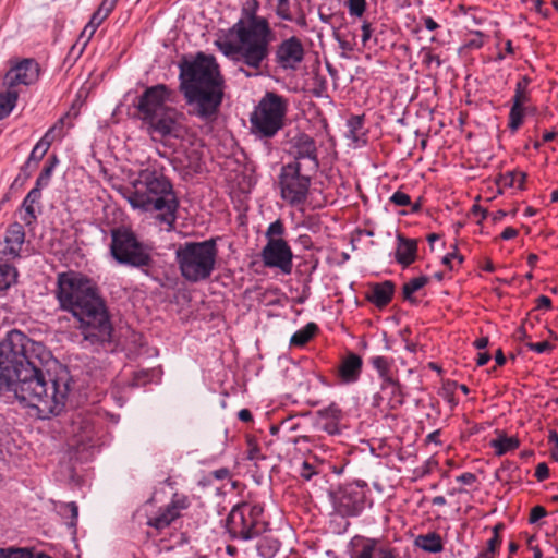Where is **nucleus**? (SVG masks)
Masks as SVG:
<instances>
[{
  "label": "nucleus",
  "mask_w": 558,
  "mask_h": 558,
  "mask_svg": "<svg viewBox=\"0 0 558 558\" xmlns=\"http://www.w3.org/2000/svg\"><path fill=\"white\" fill-rule=\"evenodd\" d=\"M248 445H250V449H248V452H247V459L248 460H258V459H263L264 458L260 454V449H259V447L256 444L253 445L252 441L250 440Z\"/></svg>",
  "instance_id": "nucleus-57"
},
{
  "label": "nucleus",
  "mask_w": 558,
  "mask_h": 558,
  "mask_svg": "<svg viewBox=\"0 0 558 558\" xmlns=\"http://www.w3.org/2000/svg\"><path fill=\"white\" fill-rule=\"evenodd\" d=\"M15 268L8 264L0 265V291L7 290L15 281Z\"/></svg>",
  "instance_id": "nucleus-35"
},
{
  "label": "nucleus",
  "mask_w": 558,
  "mask_h": 558,
  "mask_svg": "<svg viewBox=\"0 0 558 558\" xmlns=\"http://www.w3.org/2000/svg\"><path fill=\"white\" fill-rule=\"evenodd\" d=\"M49 352L24 332L13 329L0 342V392L13 391L36 408L41 418L59 415L70 391L69 375L44 372Z\"/></svg>",
  "instance_id": "nucleus-1"
},
{
  "label": "nucleus",
  "mask_w": 558,
  "mask_h": 558,
  "mask_svg": "<svg viewBox=\"0 0 558 558\" xmlns=\"http://www.w3.org/2000/svg\"><path fill=\"white\" fill-rule=\"evenodd\" d=\"M53 169H51V166H44L41 172L39 173L37 180H36V186L43 189L47 186L50 182L51 175H52Z\"/></svg>",
  "instance_id": "nucleus-42"
},
{
  "label": "nucleus",
  "mask_w": 558,
  "mask_h": 558,
  "mask_svg": "<svg viewBox=\"0 0 558 558\" xmlns=\"http://www.w3.org/2000/svg\"><path fill=\"white\" fill-rule=\"evenodd\" d=\"M519 234L518 229L512 227H507L500 234V239L507 241L514 239Z\"/></svg>",
  "instance_id": "nucleus-62"
},
{
  "label": "nucleus",
  "mask_w": 558,
  "mask_h": 558,
  "mask_svg": "<svg viewBox=\"0 0 558 558\" xmlns=\"http://www.w3.org/2000/svg\"><path fill=\"white\" fill-rule=\"evenodd\" d=\"M530 83L531 78L524 75L515 84L508 123L512 133L517 132L522 125L526 109L525 105L531 101Z\"/></svg>",
  "instance_id": "nucleus-16"
},
{
  "label": "nucleus",
  "mask_w": 558,
  "mask_h": 558,
  "mask_svg": "<svg viewBox=\"0 0 558 558\" xmlns=\"http://www.w3.org/2000/svg\"><path fill=\"white\" fill-rule=\"evenodd\" d=\"M40 68L35 59H23L13 64L4 76L3 84L16 89L17 85H31L37 82Z\"/></svg>",
  "instance_id": "nucleus-17"
},
{
  "label": "nucleus",
  "mask_w": 558,
  "mask_h": 558,
  "mask_svg": "<svg viewBox=\"0 0 558 558\" xmlns=\"http://www.w3.org/2000/svg\"><path fill=\"white\" fill-rule=\"evenodd\" d=\"M125 197L133 208L144 211H158L157 220L166 225L168 230L174 228L179 199L172 183L161 172L144 170L128 190Z\"/></svg>",
  "instance_id": "nucleus-6"
},
{
  "label": "nucleus",
  "mask_w": 558,
  "mask_h": 558,
  "mask_svg": "<svg viewBox=\"0 0 558 558\" xmlns=\"http://www.w3.org/2000/svg\"><path fill=\"white\" fill-rule=\"evenodd\" d=\"M544 7H545V2L543 0L534 1V8H535L536 12L542 14L544 17H547L549 15V10L547 8L544 9Z\"/></svg>",
  "instance_id": "nucleus-63"
},
{
  "label": "nucleus",
  "mask_w": 558,
  "mask_h": 558,
  "mask_svg": "<svg viewBox=\"0 0 558 558\" xmlns=\"http://www.w3.org/2000/svg\"><path fill=\"white\" fill-rule=\"evenodd\" d=\"M378 539L376 538H367L364 543L361 551L356 555L355 558H373L374 553L377 554Z\"/></svg>",
  "instance_id": "nucleus-38"
},
{
  "label": "nucleus",
  "mask_w": 558,
  "mask_h": 558,
  "mask_svg": "<svg viewBox=\"0 0 558 558\" xmlns=\"http://www.w3.org/2000/svg\"><path fill=\"white\" fill-rule=\"evenodd\" d=\"M174 94V90L166 84H157L146 87L136 98L134 104L136 117L153 138L155 136L160 138L182 136L181 119L183 113L168 105L173 101Z\"/></svg>",
  "instance_id": "nucleus-5"
},
{
  "label": "nucleus",
  "mask_w": 558,
  "mask_h": 558,
  "mask_svg": "<svg viewBox=\"0 0 558 558\" xmlns=\"http://www.w3.org/2000/svg\"><path fill=\"white\" fill-rule=\"evenodd\" d=\"M25 241V230L20 222L9 225L4 241L0 244V254L7 259H15L20 256V252Z\"/></svg>",
  "instance_id": "nucleus-19"
},
{
  "label": "nucleus",
  "mask_w": 558,
  "mask_h": 558,
  "mask_svg": "<svg viewBox=\"0 0 558 558\" xmlns=\"http://www.w3.org/2000/svg\"><path fill=\"white\" fill-rule=\"evenodd\" d=\"M54 294L60 308L72 314L83 341L90 345L112 341L110 314L96 282L75 271L61 272Z\"/></svg>",
  "instance_id": "nucleus-2"
},
{
  "label": "nucleus",
  "mask_w": 558,
  "mask_h": 558,
  "mask_svg": "<svg viewBox=\"0 0 558 558\" xmlns=\"http://www.w3.org/2000/svg\"><path fill=\"white\" fill-rule=\"evenodd\" d=\"M292 162L303 165L304 172L316 173L319 168L317 146L313 137L305 133L298 134L291 142Z\"/></svg>",
  "instance_id": "nucleus-14"
},
{
  "label": "nucleus",
  "mask_w": 558,
  "mask_h": 558,
  "mask_svg": "<svg viewBox=\"0 0 558 558\" xmlns=\"http://www.w3.org/2000/svg\"><path fill=\"white\" fill-rule=\"evenodd\" d=\"M548 441L550 444H554V448L551 449L550 456L555 461L558 462V434L556 430L549 432Z\"/></svg>",
  "instance_id": "nucleus-52"
},
{
  "label": "nucleus",
  "mask_w": 558,
  "mask_h": 558,
  "mask_svg": "<svg viewBox=\"0 0 558 558\" xmlns=\"http://www.w3.org/2000/svg\"><path fill=\"white\" fill-rule=\"evenodd\" d=\"M393 293L395 283L390 280H386L371 286L367 300L375 306L383 308L391 302Z\"/></svg>",
  "instance_id": "nucleus-22"
},
{
  "label": "nucleus",
  "mask_w": 558,
  "mask_h": 558,
  "mask_svg": "<svg viewBox=\"0 0 558 558\" xmlns=\"http://www.w3.org/2000/svg\"><path fill=\"white\" fill-rule=\"evenodd\" d=\"M476 475L471 472H465L457 477V481L464 485H473L476 482Z\"/></svg>",
  "instance_id": "nucleus-59"
},
{
  "label": "nucleus",
  "mask_w": 558,
  "mask_h": 558,
  "mask_svg": "<svg viewBox=\"0 0 558 558\" xmlns=\"http://www.w3.org/2000/svg\"><path fill=\"white\" fill-rule=\"evenodd\" d=\"M19 90L7 87L5 92L0 93V120L7 118L16 106Z\"/></svg>",
  "instance_id": "nucleus-28"
},
{
  "label": "nucleus",
  "mask_w": 558,
  "mask_h": 558,
  "mask_svg": "<svg viewBox=\"0 0 558 558\" xmlns=\"http://www.w3.org/2000/svg\"><path fill=\"white\" fill-rule=\"evenodd\" d=\"M119 0H102L99 5V10L104 12L105 15H108L113 11Z\"/></svg>",
  "instance_id": "nucleus-54"
},
{
  "label": "nucleus",
  "mask_w": 558,
  "mask_h": 558,
  "mask_svg": "<svg viewBox=\"0 0 558 558\" xmlns=\"http://www.w3.org/2000/svg\"><path fill=\"white\" fill-rule=\"evenodd\" d=\"M317 472L315 468L307 461H304L301 466L300 476L305 481H311Z\"/></svg>",
  "instance_id": "nucleus-49"
},
{
  "label": "nucleus",
  "mask_w": 558,
  "mask_h": 558,
  "mask_svg": "<svg viewBox=\"0 0 558 558\" xmlns=\"http://www.w3.org/2000/svg\"><path fill=\"white\" fill-rule=\"evenodd\" d=\"M363 124H364V116H352L348 120L349 132L354 140L357 138L361 130L363 129Z\"/></svg>",
  "instance_id": "nucleus-40"
},
{
  "label": "nucleus",
  "mask_w": 558,
  "mask_h": 558,
  "mask_svg": "<svg viewBox=\"0 0 558 558\" xmlns=\"http://www.w3.org/2000/svg\"><path fill=\"white\" fill-rule=\"evenodd\" d=\"M276 13L282 20L290 22L293 21L292 14L290 12L289 0H277Z\"/></svg>",
  "instance_id": "nucleus-41"
},
{
  "label": "nucleus",
  "mask_w": 558,
  "mask_h": 558,
  "mask_svg": "<svg viewBox=\"0 0 558 558\" xmlns=\"http://www.w3.org/2000/svg\"><path fill=\"white\" fill-rule=\"evenodd\" d=\"M108 17L105 15L102 11L97 9L96 12L92 15L90 21L88 22V29L90 28V33H95L99 25Z\"/></svg>",
  "instance_id": "nucleus-44"
},
{
  "label": "nucleus",
  "mask_w": 558,
  "mask_h": 558,
  "mask_svg": "<svg viewBox=\"0 0 558 558\" xmlns=\"http://www.w3.org/2000/svg\"><path fill=\"white\" fill-rule=\"evenodd\" d=\"M150 380V373L148 371L135 372L133 376V386H143Z\"/></svg>",
  "instance_id": "nucleus-50"
},
{
  "label": "nucleus",
  "mask_w": 558,
  "mask_h": 558,
  "mask_svg": "<svg viewBox=\"0 0 558 558\" xmlns=\"http://www.w3.org/2000/svg\"><path fill=\"white\" fill-rule=\"evenodd\" d=\"M423 63L426 65H430L432 63H435L437 66L441 65V60L439 56L432 53V51H426L423 57Z\"/></svg>",
  "instance_id": "nucleus-55"
},
{
  "label": "nucleus",
  "mask_w": 558,
  "mask_h": 558,
  "mask_svg": "<svg viewBox=\"0 0 558 558\" xmlns=\"http://www.w3.org/2000/svg\"><path fill=\"white\" fill-rule=\"evenodd\" d=\"M547 515V511L543 506H535L531 509L529 522L536 523L538 520Z\"/></svg>",
  "instance_id": "nucleus-48"
},
{
  "label": "nucleus",
  "mask_w": 558,
  "mask_h": 558,
  "mask_svg": "<svg viewBox=\"0 0 558 558\" xmlns=\"http://www.w3.org/2000/svg\"><path fill=\"white\" fill-rule=\"evenodd\" d=\"M390 202L396 206H408L411 204V198L407 193L397 191L390 196Z\"/></svg>",
  "instance_id": "nucleus-45"
},
{
  "label": "nucleus",
  "mask_w": 558,
  "mask_h": 558,
  "mask_svg": "<svg viewBox=\"0 0 558 558\" xmlns=\"http://www.w3.org/2000/svg\"><path fill=\"white\" fill-rule=\"evenodd\" d=\"M213 476L216 478V480H226L230 476V471L229 469L227 468H221V469H218V470H215L213 472Z\"/></svg>",
  "instance_id": "nucleus-64"
},
{
  "label": "nucleus",
  "mask_w": 558,
  "mask_h": 558,
  "mask_svg": "<svg viewBox=\"0 0 558 558\" xmlns=\"http://www.w3.org/2000/svg\"><path fill=\"white\" fill-rule=\"evenodd\" d=\"M284 232L283 222L278 219L271 222L266 231L267 241L269 240H278Z\"/></svg>",
  "instance_id": "nucleus-39"
},
{
  "label": "nucleus",
  "mask_w": 558,
  "mask_h": 558,
  "mask_svg": "<svg viewBox=\"0 0 558 558\" xmlns=\"http://www.w3.org/2000/svg\"><path fill=\"white\" fill-rule=\"evenodd\" d=\"M41 198V189L36 186L33 187L24 198L22 207L25 210V215L22 218L26 226H32L37 220V214L35 211V204L39 203Z\"/></svg>",
  "instance_id": "nucleus-24"
},
{
  "label": "nucleus",
  "mask_w": 558,
  "mask_h": 558,
  "mask_svg": "<svg viewBox=\"0 0 558 558\" xmlns=\"http://www.w3.org/2000/svg\"><path fill=\"white\" fill-rule=\"evenodd\" d=\"M189 506L190 501L186 496L174 494L170 504L161 508L154 518H150L147 524L157 531H161L178 519L181 515V511L187 509Z\"/></svg>",
  "instance_id": "nucleus-18"
},
{
  "label": "nucleus",
  "mask_w": 558,
  "mask_h": 558,
  "mask_svg": "<svg viewBox=\"0 0 558 558\" xmlns=\"http://www.w3.org/2000/svg\"><path fill=\"white\" fill-rule=\"evenodd\" d=\"M380 378L383 379V389H385L387 386H391L396 391L400 393V383L398 379H395L390 373H388L386 376H381Z\"/></svg>",
  "instance_id": "nucleus-53"
},
{
  "label": "nucleus",
  "mask_w": 558,
  "mask_h": 558,
  "mask_svg": "<svg viewBox=\"0 0 558 558\" xmlns=\"http://www.w3.org/2000/svg\"><path fill=\"white\" fill-rule=\"evenodd\" d=\"M457 388L456 381H449L444 386V398L451 407H456L458 404V400L454 398V389Z\"/></svg>",
  "instance_id": "nucleus-43"
},
{
  "label": "nucleus",
  "mask_w": 558,
  "mask_h": 558,
  "mask_svg": "<svg viewBox=\"0 0 558 558\" xmlns=\"http://www.w3.org/2000/svg\"><path fill=\"white\" fill-rule=\"evenodd\" d=\"M280 548V542L271 537H264L257 544V551L263 558H272Z\"/></svg>",
  "instance_id": "nucleus-32"
},
{
  "label": "nucleus",
  "mask_w": 558,
  "mask_h": 558,
  "mask_svg": "<svg viewBox=\"0 0 558 558\" xmlns=\"http://www.w3.org/2000/svg\"><path fill=\"white\" fill-rule=\"evenodd\" d=\"M525 180L526 173L522 171H509L504 174H500L496 179V184L499 187V190L514 186H517L519 190H523Z\"/></svg>",
  "instance_id": "nucleus-27"
},
{
  "label": "nucleus",
  "mask_w": 558,
  "mask_h": 558,
  "mask_svg": "<svg viewBox=\"0 0 558 558\" xmlns=\"http://www.w3.org/2000/svg\"><path fill=\"white\" fill-rule=\"evenodd\" d=\"M288 100L274 92H267L251 113V128L258 138L274 137L284 125Z\"/></svg>",
  "instance_id": "nucleus-8"
},
{
  "label": "nucleus",
  "mask_w": 558,
  "mask_h": 558,
  "mask_svg": "<svg viewBox=\"0 0 558 558\" xmlns=\"http://www.w3.org/2000/svg\"><path fill=\"white\" fill-rule=\"evenodd\" d=\"M217 255V241L211 238L202 242L180 244L175 251V260L185 280L199 282L211 276Z\"/></svg>",
  "instance_id": "nucleus-7"
},
{
  "label": "nucleus",
  "mask_w": 558,
  "mask_h": 558,
  "mask_svg": "<svg viewBox=\"0 0 558 558\" xmlns=\"http://www.w3.org/2000/svg\"><path fill=\"white\" fill-rule=\"evenodd\" d=\"M179 69L180 92L192 107L190 113L206 123L216 121L225 95L216 58L198 52L193 60L183 59Z\"/></svg>",
  "instance_id": "nucleus-4"
},
{
  "label": "nucleus",
  "mask_w": 558,
  "mask_h": 558,
  "mask_svg": "<svg viewBox=\"0 0 558 558\" xmlns=\"http://www.w3.org/2000/svg\"><path fill=\"white\" fill-rule=\"evenodd\" d=\"M305 56L304 46L300 38L291 36L277 45L275 61L284 71H296Z\"/></svg>",
  "instance_id": "nucleus-15"
},
{
  "label": "nucleus",
  "mask_w": 558,
  "mask_h": 558,
  "mask_svg": "<svg viewBox=\"0 0 558 558\" xmlns=\"http://www.w3.org/2000/svg\"><path fill=\"white\" fill-rule=\"evenodd\" d=\"M260 256L266 267L278 268L284 275L291 274L293 254L286 240L279 238L267 241Z\"/></svg>",
  "instance_id": "nucleus-13"
},
{
  "label": "nucleus",
  "mask_w": 558,
  "mask_h": 558,
  "mask_svg": "<svg viewBox=\"0 0 558 558\" xmlns=\"http://www.w3.org/2000/svg\"><path fill=\"white\" fill-rule=\"evenodd\" d=\"M372 366L378 372L379 376H386L390 373L391 363L385 356H374L371 359Z\"/></svg>",
  "instance_id": "nucleus-37"
},
{
  "label": "nucleus",
  "mask_w": 558,
  "mask_h": 558,
  "mask_svg": "<svg viewBox=\"0 0 558 558\" xmlns=\"http://www.w3.org/2000/svg\"><path fill=\"white\" fill-rule=\"evenodd\" d=\"M398 241L396 260L403 267H408L416 259L417 242L402 235H398Z\"/></svg>",
  "instance_id": "nucleus-23"
},
{
  "label": "nucleus",
  "mask_w": 558,
  "mask_h": 558,
  "mask_svg": "<svg viewBox=\"0 0 558 558\" xmlns=\"http://www.w3.org/2000/svg\"><path fill=\"white\" fill-rule=\"evenodd\" d=\"M0 558H33V547H0Z\"/></svg>",
  "instance_id": "nucleus-34"
},
{
  "label": "nucleus",
  "mask_w": 558,
  "mask_h": 558,
  "mask_svg": "<svg viewBox=\"0 0 558 558\" xmlns=\"http://www.w3.org/2000/svg\"><path fill=\"white\" fill-rule=\"evenodd\" d=\"M535 302H536V310H550L551 308V300L546 295H539Z\"/></svg>",
  "instance_id": "nucleus-60"
},
{
  "label": "nucleus",
  "mask_w": 558,
  "mask_h": 558,
  "mask_svg": "<svg viewBox=\"0 0 558 558\" xmlns=\"http://www.w3.org/2000/svg\"><path fill=\"white\" fill-rule=\"evenodd\" d=\"M361 28H362V43H363V46H365L366 43L371 39L372 34H373L372 25L369 22L364 21Z\"/></svg>",
  "instance_id": "nucleus-56"
},
{
  "label": "nucleus",
  "mask_w": 558,
  "mask_h": 558,
  "mask_svg": "<svg viewBox=\"0 0 558 558\" xmlns=\"http://www.w3.org/2000/svg\"><path fill=\"white\" fill-rule=\"evenodd\" d=\"M350 16L362 17L367 9L366 0H345Z\"/></svg>",
  "instance_id": "nucleus-36"
},
{
  "label": "nucleus",
  "mask_w": 558,
  "mask_h": 558,
  "mask_svg": "<svg viewBox=\"0 0 558 558\" xmlns=\"http://www.w3.org/2000/svg\"><path fill=\"white\" fill-rule=\"evenodd\" d=\"M268 525L264 517V507L259 504L236 505L226 519V529L232 539L251 541L265 533Z\"/></svg>",
  "instance_id": "nucleus-9"
},
{
  "label": "nucleus",
  "mask_w": 558,
  "mask_h": 558,
  "mask_svg": "<svg viewBox=\"0 0 558 558\" xmlns=\"http://www.w3.org/2000/svg\"><path fill=\"white\" fill-rule=\"evenodd\" d=\"M335 510L341 517H355L364 509L366 493L357 484H347L330 494Z\"/></svg>",
  "instance_id": "nucleus-12"
},
{
  "label": "nucleus",
  "mask_w": 558,
  "mask_h": 558,
  "mask_svg": "<svg viewBox=\"0 0 558 558\" xmlns=\"http://www.w3.org/2000/svg\"><path fill=\"white\" fill-rule=\"evenodd\" d=\"M415 545L426 553L438 554L444 550V543L436 532L421 534L415 538Z\"/></svg>",
  "instance_id": "nucleus-25"
},
{
  "label": "nucleus",
  "mask_w": 558,
  "mask_h": 558,
  "mask_svg": "<svg viewBox=\"0 0 558 558\" xmlns=\"http://www.w3.org/2000/svg\"><path fill=\"white\" fill-rule=\"evenodd\" d=\"M535 477L538 482H543L549 477V468L545 462L537 464L535 469Z\"/></svg>",
  "instance_id": "nucleus-51"
},
{
  "label": "nucleus",
  "mask_w": 558,
  "mask_h": 558,
  "mask_svg": "<svg viewBox=\"0 0 558 558\" xmlns=\"http://www.w3.org/2000/svg\"><path fill=\"white\" fill-rule=\"evenodd\" d=\"M314 174L304 172L303 165L299 162L282 166L279 174L281 197L292 206L304 204Z\"/></svg>",
  "instance_id": "nucleus-11"
},
{
  "label": "nucleus",
  "mask_w": 558,
  "mask_h": 558,
  "mask_svg": "<svg viewBox=\"0 0 558 558\" xmlns=\"http://www.w3.org/2000/svg\"><path fill=\"white\" fill-rule=\"evenodd\" d=\"M501 544V537L499 534L495 533L493 537L487 542L486 551L495 553Z\"/></svg>",
  "instance_id": "nucleus-58"
},
{
  "label": "nucleus",
  "mask_w": 558,
  "mask_h": 558,
  "mask_svg": "<svg viewBox=\"0 0 558 558\" xmlns=\"http://www.w3.org/2000/svg\"><path fill=\"white\" fill-rule=\"evenodd\" d=\"M519 446L520 441L517 437H507L506 435H500L497 439L490 440V447L496 450L497 456H504Z\"/></svg>",
  "instance_id": "nucleus-30"
},
{
  "label": "nucleus",
  "mask_w": 558,
  "mask_h": 558,
  "mask_svg": "<svg viewBox=\"0 0 558 558\" xmlns=\"http://www.w3.org/2000/svg\"><path fill=\"white\" fill-rule=\"evenodd\" d=\"M110 235V252L118 263L136 268L149 267L153 264L149 247L131 229L113 228Z\"/></svg>",
  "instance_id": "nucleus-10"
},
{
  "label": "nucleus",
  "mask_w": 558,
  "mask_h": 558,
  "mask_svg": "<svg viewBox=\"0 0 558 558\" xmlns=\"http://www.w3.org/2000/svg\"><path fill=\"white\" fill-rule=\"evenodd\" d=\"M377 555L379 558H397L396 550L388 547H379L377 549Z\"/></svg>",
  "instance_id": "nucleus-61"
},
{
  "label": "nucleus",
  "mask_w": 558,
  "mask_h": 558,
  "mask_svg": "<svg viewBox=\"0 0 558 558\" xmlns=\"http://www.w3.org/2000/svg\"><path fill=\"white\" fill-rule=\"evenodd\" d=\"M454 259H458V263L459 264H462L464 258L462 255H460L458 252H457V246L454 245V251L451 252V253H448L447 255L444 256L442 258V264L448 266L449 269H453V265H452V260Z\"/></svg>",
  "instance_id": "nucleus-47"
},
{
  "label": "nucleus",
  "mask_w": 558,
  "mask_h": 558,
  "mask_svg": "<svg viewBox=\"0 0 558 558\" xmlns=\"http://www.w3.org/2000/svg\"><path fill=\"white\" fill-rule=\"evenodd\" d=\"M362 368V357L359 354L350 351L341 357L336 371V375L341 384L350 385L356 383L360 379Z\"/></svg>",
  "instance_id": "nucleus-20"
},
{
  "label": "nucleus",
  "mask_w": 558,
  "mask_h": 558,
  "mask_svg": "<svg viewBox=\"0 0 558 558\" xmlns=\"http://www.w3.org/2000/svg\"><path fill=\"white\" fill-rule=\"evenodd\" d=\"M526 347L530 350L535 351L537 353L549 352L554 349V345L548 341H542V342H537V343L529 342V343H526Z\"/></svg>",
  "instance_id": "nucleus-46"
},
{
  "label": "nucleus",
  "mask_w": 558,
  "mask_h": 558,
  "mask_svg": "<svg viewBox=\"0 0 558 558\" xmlns=\"http://www.w3.org/2000/svg\"><path fill=\"white\" fill-rule=\"evenodd\" d=\"M60 513L63 518L70 519L68 525L73 530V533H75L78 518L77 505L74 501L65 502L60 506Z\"/></svg>",
  "instance_id": "nucleus-33"
},
{
  "label": "nucleus",
  "mask_w": 558,
  "mask_h": 558,
  "mask_svg": "<svg viewBox=\"0 0 558 558\" xmlns=\"http://www.w3.org/2000/svg\"><path fill=\"white\" fill-rule=\"evenodd\" d=\"M272 31L266 19L252 14L247 21L239 20L215 40L217 49L246 78L264 75L268 71Z\"/></svg>",
  "instance_id": "nucleus-3"
},
{
  "label": "nucleus",
  "mask_w": 558,
  "mask_h": 558,
  "mask_svg": "<svg viewBox=\"0 0 558 558\" xmlns=\"http://www.w3.org/2000/svg\"><path fill=\"white\" fill-rule=\"evenodd\" d=\"M317 417L322 430L326 432L328 435H340L342 429L345 427L342 425L344 413L335 402L324 409L318 410Z\"/></svg>",
  "instance_id": "nucleus-21"
},
{
  "label": "nucleus",
  "mask_w": 558,
  "mask_h": 558,
  "mask_svg": "<svg viewBox=\"0 0 558 558\" xmlns=\"http://www.w3.org/2000/svg\"><path fill=\"white\" fill-rule=\"evenodd\" d=\"M318 332V326L315 323L306 324L302 329L294 332L290 339V345L303 347L305 345L316 333Z\"/></svg>",
  "instance_id": "nucleus-29"
},
{
  "label": "nucleus",
  "mask_w": 558,
  "mask_h": 558,
  "mask_svg": "<svg viewBox=\"0 0 558 558\" xmlns=\"http://www.w3.org/2000/svg\"><path fill=\"white\" fill-rule=\"evenodd\" d=\"M429 281V278L426 276H420L416 278H412L408 282H405L402 287V296L404 300L415 303L416 300L413 298V293L422 289Z\"/></svg>",
  "instance_id": "nucleus-31"
},
{
  "label": "nucleus",
  "mask_w": 558,
  "mask_h": 558,
  "mask_svg": "<svg viewBox=\"0 0 558 558\" xmlns=\"http://www.w3.org/2000/svg\"><path fill=\"white\" fill-rule=\"evenodd\" d=\"M51 143L52 140H49V134H45L33 148L27 161L22 167V171H26V169L31 168L32 166L37 167L38 162L48 151Z\"/></svg>",
  "instance_id": "nucleus-26"
}]
</instances>
